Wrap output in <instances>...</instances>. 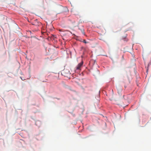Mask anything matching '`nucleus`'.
Wrapping results in <instances>:
<instances>
[{"instance_id":"obj_1","label":"nucleus","mask_w":151,"mask_h":151,"mask_svg":"<svg viewBox=\"0 0 151 151\" xmlns=\"http://www.w3.org/2000/svg\"><path fill=\"white\" fill-rule=\"evenodd\" d=\"M83 64V62L82 61L81 63H79L76 67V70H81V67L82 66Z\"/></svg>"},{"instance_id":"obj_2","label":"nucleus","mask_w":151,"mask_h":151,"mask_svg":"<svg viewBox=\"0 0 151 151\" xmlns=\"http://www.w3.org/2000/svg\"><path fill=\"white\" fill-rule=\"evenodd\" d=\"M116 88L117 89L118 93H120L122 90V89L121 87L119 86H118L116 87Z\"/></svg>"},{"instance_id":"obj_3","label":"nucleus","mask_w":151,"mask_h":151,"mask_svg":"<svg viewBox=\"0 0 151 151\" xmlns=\"http://www.w3.org/2000/svg\"><path fill=\"white\" fill-rule=\"evenodd\" d=\"M79 29L81 31V32L82 33L83 35H84L85 34V32H84V29H83V26H82L81 28L79 27Z\"/></svg>"},{"instance_id":"obj_4","label":"nucleus","mask_w":151,"mask_h":151,"mask_svg":"<svg viewBox=\"0 0 151 151\" xmlns=\"http://www.w3.org/2000/svg\"><path fill=\"white\" fill-rule=\"evenodd\" d=\"M83 42L84 43H88V42L86 41L85 40H83Z\"/></svg>"},{"instance_id":"obj_5","label":"nucleus","mask_w":151,"mask_h":151,"mask_svg":"<svg viewBox=\"0 0 151 151\" xmlns=\"http://www.w3.org/2000/svg\"><path fill=\"white\" fill-rule=\"evenodd\" d=\"M100 39V40H103V41H104V42H105V40L104 39V38H101Z\"/></svg>"},{"instance_id":"obj_6","label":"nucleus","mask_w":151,"mask_h":151,"mask_svg":"<svg viewBox=\"0 0 151 151\" xmlns=\"http://www.w3.org/2000/svg\"><path fill=\"white\" fill-rule=\"evenodd\" d=\"M59 31H61V29H60L59 30Z\"/></svg>"}]
</instances>
